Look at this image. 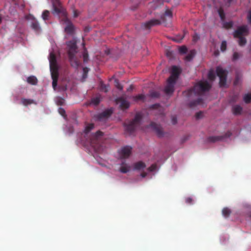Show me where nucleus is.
<instances>
[{
    "instance_id": "nucleus-40",
    "label": "nucleus",
    "mask_w": 251,
    "mask_h": 251,
    "mask_svg": "<svg viewBox=\"0 0 251 251\" xmlns=\"http://www.w3.org/2000/svg\"><path fill=\"white\" fill-rule=\"evenodd\" d=\"M115 87L120 90H122L123 89V86L119 83L118 79L115 80Z\"/></svg>"
},
{
    "instance_id": "nucleus-41",
    "label": "nucleus",
    "mask_w": 251,
    "mask_h": 251,
    "mask_svg": "<svg viewBox=\"0 0 251 251\" xmlns=\"http://www.w3.org/2000/svg\"><path fill=\"white\" fill-rule=\"evenodd\" d=\"M221 50L222 51H224L226 49V41H223L222 42L221 47Z\"/></svg>"
},
{
    "instance_id": "nucleus-26",
    "label": "nucleus",
    "mask_w": 251,
    "mask_h": 251,
    "mask_svg": "<svg viewBox=\"0 0 251 251\" xmlns=\"http://www.w3.org/2000/svg\"><path fill=\"white\" fill-rule=\"evenodd\" d=\"M196 54V50H191L190 52L185 56V60L187 61H190L193 59Z\"/></svg>"
},
{
    "instance_id": "nucleus-11",
    "label": "nucleus",
    "mask_w": 251,
    "mask_h": 251,
    "mask_svg": "<svg viewBox=\"0 0 251 251\" xmlns=\"http://www.w3.org/2000/svg\"><path fill=\"white\" fill-rule=\"evenodd\" d=\"M132 148L129 146H125L121 148L119 151L121 159L128 158L131 154Z\"/></svg>"
},
{
    "instance_id": "nucleus-12",
    "label": "nucleus",
    "mask_w": 251,
    "mask_h": 251,
    "mask_svg": "<svg viewBox=\"0 0 251 251\" xmlns=\"http://www.w3.org/2000/svg\"><path fill=\"white\" fill-rule=\"evenodd\" d=\"M113 113L112 109H108L96 116V118L99 121H102L109 118Z\"/></svg>"
},
{
    "instance_id": "nucleus-59",
    "label": "nucleus",
    "mask_w": 251,
    "mask_h": 251,
    "mask_svg": "<svg viewBox=\"0 0 251 251\" xmlns=\"http://www.w3.org/2000/svg\"><path fill=\"white\" fill-rule=\"evenodd\" d=\"M63 100H63V99H61V100H60V101H59V104H60V105H62V104H63Z\"/></svg>"
},
{
    "instance_id": "nucleus-45",
    "label": "nucleus",
    "mask_w": 251,
    "mask_h": 251,
    "mask_svg": "<svg viewBox=\"0 0 251 251\" xmlns=\"http://www.w3.org/2000/svg\"><path fill=\"white\" fill-rule=\"evenodd\" d=\"M183 38H184V35H183V36L179 35V36H176V37H175L173 40L179 43V42H180L182 40Z\"/></svg>"
},
{
    "instance_id": "nucleus-52",
    "label": "nucleus",
    "mask_w": 251,
    "mask_h": 251,
    "mask_svg": "<svg viewBox=\"0 0 251 251\" xmlns=\"http://www.w3.org/2000/svg\"><path fill=\"white\" fill-rule=\"evenodd\" d=\"M185 201L187 203L191 204L192 203V199L191 198H187L185 199Z\"/></svg>"
},
{
    "instance_id": "nucleus-3",
    "label": "nucleus",
    "mask_w": 251,
    "mask_h": 251,
    "mask_svg": "<svg viewBox=\"0 0 251 251\" xmlns=\"http://www.w3.org/2000/svg\"><path fill=\"white\" fill-rule=\"evenodd\" d=\"M67 45L69 48L68 54L71 65L74 67L77 68L80 65V62L75 57L77 49L76 41H70L67 42Z\"/></svg>"
},
{
    "instance_id": "nucleus-10",
    "label": "nucleus",
    "mask_w": 251,
    "mask_h": 251,
    "mask_svg": "<svg viewBox=\"0 0 251 251\" xmlns=\"http://www.w3.org/2000/svg\"><path fill=\"white\" fill-rule=\"evenodd\" d=\"M176 81L170 78L167 79V84L164 88V92L167 95H172L174 92V87Z\"/></svg>"
},
{
    "instance_id": "nucleus-48",
    "label": "nucleus",
    "mask_w": 251,
    "mask_h": 251,
    "mask_svg": "<svg viewBox=\"0 0 251 251\" xmlns=\"http://www.w3.org/2000/svg\"><path fill=\"white\" fill-rule=\"evenodd\" d=\"M83 61L84 62H87L88 58V54L86 52H84L83 54Z\"/></svg>"
},
{
    "instance_id": "nucleus-61",
    "label": "nucleus",
    "mask_w": 251,
    "mask_h": 251,
    "mask_svg": "<svg viewBox=\"0 0 251 251\" xmlns=\"http://www.w3.org/2000/svg\"><path fill=\"white\" fill-rule=\"evenodd\" d=\"M2 22V18L1 17H0V24Z\"/></svg>"
},
{
    "instance_id": "nucleus-56",
    "label": "nucleus",
    "mask_w": 251,
    "mask_h": 251,
    "mask_svg": "<svg viewBox=\"0 0 251 251\" xmlns=\"http://www.w3.org/2000/svg\"><path fill=\"white\" fill-rule=\"evenodd\" d=\"M146 176H147V173H142L141 174V176L142 177H145Z\"/></svg>"
},
{
    "instance_id": "nucleus-20",
    "label": "nucleus",
    "mask_w": 251,
    "mask_h": 251,
    "mask_svg": "<svg viewBox=\"0 0 251 251\" xmlns=\"http://www.w3.org/2000/svg\"><path fill=\"white\" fill-rule=\"evenodd\" d=\"M243 110L242 107L240 105H234L232 107V111L234 115H240Z\"/></svg>"
},
{
    "instance_id": "nucleus-8",
    "label": "nucleus",
    "mask_w": 251,
    "mask_h": 251,
    "mask_svg": "<svg viewBox=\"0 0 251 251\" xmlns=\"http://www.w3.org/2000/svg\"><path fill=\"white\" fill-rule=\"evenodd\" d=\"M51 1L53 7L52 13L54 14H59L62 13L64 17L63 19H65V16L67 17L66 13L63 11L59 0H51Z\"/></svg>"
},
{
    "instance_id": "nucleus-18",
    "label": "nucleus",
    "mask_w": 251,
    "mask_h": 251,
    "mask_svg": "<svg viewBox=\"0 0 251 251\" xmlns=\"http://www.w3.org/2000/svg\"><path fill=\"white\" fill-rule=\"evenodd\" d=\"M117 102H120V106L122 109H127L129 106V102L122 98H119L116 100Z\"/></svg>"
},
{
    "instance_id": "nucleus-23",
    "label": "nucleus",
    "mask_w": 251,
    "mask_h": 251,
    "mask_svg": "<svg viewBox=\"0 0 251 251\" xmlns=\"http://www.w3.org/2000/svg\"><path fill=\"white\" fill-rule=\"evenodd\" d=\"M31 28L36 32H39L41 28L37 21L34 20L31 25Z\"/></svg>"
},
{
    "instance_id": "nucleus-51",
    "label": "nucleus",
    "mask_w": 251,
    "mask_h": 251,
    "mask_svg": "<svg viewBox=\"0 0 251 251\" xmlns=\"http://www.w3.org/2000/svg\"><path fill=\"white\" fill-rule=\"evenodd\" d=\"M172 124L173 125H175L177 123V118L176 117H173L172 118Z\"/></svg>"
},
{
    "instance_id": "nucleus-25",
    "label": "nucleus",
    "mask_w": 251,
    "mask_h": 251,
    "mask_svg": "<svg viewBox=\"0 0 251 251\" xmlns=\"http://www.w3.org/2000/svg\"><path fill=\"white\" fill-rule=\"evenodd\" d=\"M27 82L31 85H36L38 80L35 76L32 75L27 78Z\"/></svg>"
},
{
    "instance_id": "nucleus-2",
    "label": "nucleus",
    "mask_w": 251,
    "mask_h": 251,
    "mask_svg": "<svg viewBox=\"0 0 251 251\" xmlns=\"http://www.w3.org/2000/svg\"><path fill=\"white\" fill-rule=\"evenodd\" d=\"M49 61L51 78L52 79V87L54 90H55L57 85L59 74L56 56L53 51L50 52V53Z\"/></svg>"
},
{
    "instance_id": "nucleus-5",
    "label": "nucleus",
    "mask_w": 251,
    "mask_h": 251,
    "mask_svg": "<svg viewBox=\"0 0 251 251\" xmlns=\"http://www.w3.org/2000/svg\"><path fill=\"white\" fill-rule=\"evenodd\" d=\"M103 135V133L102 132L98 131L94 134L92 135L90 139L91 145L97 151L99 152L102 149Z\"/></svg>"
},
{
    "instance_id": "nucleus-50",
    "label": "nucleus",
    "mask_w": 251,
    "mask_h": 251,
    "mask_svg": "<svg viewBox=\"0 0 251 251\" xmlns=\"http://www.w3.org/2000/svg\"><path fill=\"white\" fill-rule=\"evenodd\" d=\"M202 113L201 112H197L196 114V119H198L201 118V117L202 116Z\"/></svg>"
},
{
    "instance_id": "nucleus-22",
    "label": "nucleus",
    "mask_w": 251,
    "mask_h": 251,
    "mask_svg": "<svg viewBox=\"0 0 251 251\" xmlns=\"http://www.w3.org/2000/svg\"><path fill=\"white\" fill-rule=\"evenodd\" d=\"M172 16L173 14L172 11L170 9H167L164 14L161 16V19L163 23H165L166 22L165 19V17H168L170 19H171L172 18Z\"/></svg>"
},
{
    "instance_id": "nucleus-9",
    "label": "nucleus",
    "mask_w": 251,
    "mask_h": 251,
    "mask_svg": "<svg viewBox=\"0 0 251 251\" xmlns=\"http://www.w3.org/2000/svg\"><path fill=\"white\" fill-rule=\"evenodd\" d=\"M176 81L170 78L167 79V84L164 88V92L167 95H172L174 92V87Z\"/></svg>"
},
{
    "instance_id": "nucleus-4",
    "label": "nucleus",
    "mask_w": 251,
    "mask_h": 251,
    "mask_svg": "<svg viewBox=\"0 0 251 251\" xmlns=\"http://www.w3.org/2000/svg\"><path fill=\"white\" fill-rule=\"evenodd\" d=\"M141 119V115L140 114H136L132 120L125 121L124 126L126 133L128 135L132 134L140 125Z\"/></svg>"
},
{
    "instance_id": "nucleus-36",
    "label": "nucleus",
    "mask_w": 251,
    "mask_h": 251,
    "mask_svg": "<svg viewBox=\"0 0 251 251\" xmlns=\"http://www.w3.org/2000/svg\"><path fill=\"white\" fill-rule=\"evenodd\" d=\"M233 23L232 22H224L223 27L226 29L231 28L233 26Z\"/></svg>"
},
{
    "instance_id": "nucleus-14",
    "label": "nucleus",
    "mask_w": 251,
    "mask_h": 251,
    "mask_svg": "<svg viewBox=\"0 0 251 251\" xmlns=\"http://www.w3.org/2000/svg\"><path fill=\"white\" fill-rule=\"evenodd\" d=\"M161 24V22L159 20L151 19L147 22L142 24V27L145 29H150L153 26L159 25Z\"/></svg>"
},
{
    "instance_id": "nucleus-27",
    "label": "nucleus",
    "mask_w": 251,
    "mask_h": 251,
    "mask_svg": "<svg viewBox=\"0 0 251 251\" xmlns=\"http://www.w3.org/2000/svg\"><path fill=\"white\" fill-rule=\"evenodd\" d=\"M170 0H153L151 5H155L154 8L163 4V1L169 2Z\"/></svg>"
},
{
    "instance_id": "nucleus-38",
    "label": "nucleus",
    "mask_w": 251,
    "mask_h": 251,
    "mask_svg": "<svg viewBox=\"0 0 251 251\" xmlns=\"http://www.w3.org/2000/svg\"><path fill=\"white\" fill-rule=\"evenodd\" d=\"M49 14H50V12L48 10H44L42 15L43 19L44 21H46V20H48Z\"/></svg>"
},
{
    "instance_id": "nucleus-33",
    "label": "nucleus",
    "mask_w": 251,
    "mask_h": 251,
    "mask_svg": "<svg viewBox=\"0 0 251 251\" xmlns=\"http://www.w3.org/2000/svg\"><path fill=\"white\" fill-rule=\"evenodd\" d=\"M244 101L246 103H249L251 102V94H245L243 98Z\"/></svg>"
},
{
    "instance_id": "nucleus-47",
    "label": "nucleus",
    "mask_w": 251,
    "mask_h": 251,
    "mask_svg": "<svg viewBox=\"0 0 251 251\" xmlns=\"http://www.w3.org/2000/svg\"><path fill=\"white\" fill-rule=\"evenodd\" d=\"M199 39H200V36L197 33H195L193 36V41L195 43V42H197Z\"/></svg>"
},
{
    "instance_id": "nucleus-42",
    "label": "nucleus",
    "mask_w": 251,
    "mask_h": 251,
    "mask_svg": "<svg viewBox=\"0 0 251 251\" xmlns=\"http://www.w3.org/2000/svg\"><path fill=\"white\" fill-rule=\"evenodd\" d=\"M89 70V69L87 67L83 68V76H82L83 79H85L87 77V73H88Z\"/></svg>"
},
{
    "instance_id": "nucleus-17",
    "label": "nucleus",
    "mask_w": 251,
    "mask_h": 251,
    "mask_svg": "<svg viewBox=\"0 0 251 251\" xmlns=\"http://www.w3.org/2000/svg\"><path fill=\"white\" fill-rule=\"evenodd\" d=\"M65 23L67 25L65 28V32L70 35H73L74 32V26L73 24L68 20L67 17L65 16V19H64Z\"/></svg>"
},
{
    "instance_id": "nucleus-43",
    "label": "nucleus",
    "mask_w": 251,
    "mask_h": 251,
    "mask_svg": "<svg viewBox=\"0 0 251 251\" xmlns=\"http://www.w3.org/2000/svg\"><path fill=\"white\" fill-rule=\"evenodd\" d=\"M145 99V96L142 94H140L134 97V99L136 101L140 100H144Z\"/></svg>"
},
{
    "instance_id": "nucleus-39",
    "label": "nucleus",
    "mask_w": 251,
    "mask_h": 251,
    "mask_svg": "<svg viewBox=\"0 0 251 251\" xmlns=\"http://www.w3.org/2000/svg\"><path fill=\"white\" fill-rule=\"evenodd\" d=\"M241 55L239 53L237 52H234L233 54V56H232V60L233 61H235L237 60H238L240 57Z\"/></svg>"
},
{
    "instance_id": "nucleus-60",
    "label": "nucleus",
    "mask_w": 251,
    "mask_h": 251,
    "mask_svg": "<svg viewBox=\"0 0 251 251\" xmlns=\"http://www.w3.org/2000/svg\"><path fill=\"white\" fill-rule=\"evenodd\" d=\"M158 106H159L158 104H154V105H152V108H154V107H157Z\"/></svg>"
},
{
    "instance_id": "nucleus-21",
    "label": "nucleus",
    "mask_w": 251,
    "mask_h": 251,
    "mask_svg": "<svg viewBox=\"0 0 251 251\" xmlns=\"http://www.w3.org/2000/svg\"><path fill=\"white\" fill-rule=\"evenodd\" d=\"M21 103L23 104L25 106H27L28 105H30L32 104H36V102L30 99H25L22 98L21 99Z\"/></svg>"
},
{
    "instance_id": "nucleus-6",
    "label": "nucleus",
    "mask_w": 251,
    "mask_h": 251,
    "mask_svg": "<svg viewBox=\"0 0 251 251\" xmlns=\"http://www.w3.org/2000/svg\"><path fill=\"white\" fill-rule=\"evenodd\" d=\"M216 73L220 78V86L224 87L226 82L227 71L224 70L222 67L218 66L216 68Z\"/></svg>"
},
{
    "instance_id": "nucleus-28",
    "label": "nucleus",
    "mask_w": 251,
    "mask_h": 251,
    "mask_svg": "<svg viewBox=\"0 0 251 251\" xmlns=\"http://www.w3.org/2000/svg\"><path fill=\"white\" fill-rule=\"evenodd\" d=\"M149 95L151 98H157L159 97L160 94L157 91H154V90H151L150 91Z\"/></svg>"
},
{
    "instance_id": "nucleus-53",
    "label": "nucleus",
    "mask_w": 251,
    "mask_h": 251,
    "mask_svg": "<svg viewBox=\"0 0 251 251\" xmlns=\"http://www.w3.org/2000/svg\"><path fill=\"white\" fill-rule=\"evenodd\" d=\"M59 111L60 114L62 116H64L65 114V111L63 108H60L59 109Z\"/></svg>"
},
{
    "instance_id": "nucleus-30",
    "label": "nucleus",
    "mask_w": 251,
    "mask_h": 251,
    "mask_svg": "<svg viewBox=\"0 0 251 251\" xmlns=\"http://www.w3.org/2000/svg\"><path fill=\"white\" fill-rule=\"evenodd\" d=\"M238 38V44L240 46H243L247 43V40L244 37H237Z\"/></svg>"
},
{
    "instance_id": "nucleus-63",
    "label": "nucleus",
    "mask_w": 251,
    "mask_h": 251,
    "mask_svg": "<svg viewBox=\"0 0 251 251\" xmlns=\"http://www.w3.org/2000/svg\"><path fill=\"white\" fill-rule=\"evenodd\" d=\"M233 0H228L229 2H231Z\"/></svg>"
},
{
    "instance_id": "nucleus-19",
    "label": "nucleus",
    "mask_w": 251,
    "mask_h": 251,
    "mask_svg": "<svg viewBox=\"0 0 251 251\" xmlns=\"http://www.w3.org/2000/svg\"><path fill=\"white\" fill-rule=\"evenodd\" d=\"M121 166L120 168V172L126 174L129 172L130 169V166L126 163L125 161H123L121 164Z\"/></svg>"
},
{
    "instance_id": "nucleus-46",
    "label": "nucleus",
    "mask_w": 251,
    "mask_h": 251,
    "mask_svg": "<svg viewBox=\"0 0 251 251\" xmlns=\"http://www.w3.org/2000/svg\"><path fill=\"white\" fill-rule=\"evenodd\" d=\"M247 20L249 24L251 25V10L248 12Z\"/></svg>"
},
{
    "instance_id": "nucleus-37",
    "label": "nucleus",
    "mask_w": 251,
    "mask_h": 251,
    "mask_svg": "<svg viewBox=\"0 0 251 251\" xmlns=\"http://www.w3.org/2000/svg\"><path fill=\"white\" fill-rule=\"evenodd\" d=\"M100 98L99 97H96L92 99L91 103L95 105H97L100 103Z\"/></svg>"
},
{
    "instance_id": "nucleus-34",
    "label": "nucleus",
    "mask_w": 251,
    "mask_h": 251,
    "mask_svg": "<svg viewBox=\"0 0 251 251\" xmlns=\"http://www.w3.org/2000/svg\"><path fill=\"white\" fill-rule=\"evenodd\" d=\"M94 127V125L93 124H90L88 125L85 128L84 132L86 134L89 133L92 129H93Z\"/></svg>"
},
{
    "instance_id": "nucleus-55",
    "label": "nucleus",
    "mask_w": 251,
    "mask_h": 251,
    "mask_svg": "<svg viewBox=\"0 0 251 251\" xmlns=\"http://www.w3.org/2000/svg\"><path fill=\"white\" fill-rule=\"evenodd\" d=\"M133 89V85H131L130 87L127 89V91H132Z\"/></svg>"
},
{
    "instance_id": "nucleus-32",
    "label": "nucleus",
    "mask_w": 251,
    "mask_h": 251,
    "mask_svg": "<svg viewBox=\"0 0 251 251\" xmlns=\"http://www.w3.org/2000/svg\"><path fill=\"white\" fill-rule=\"evenodd\" d=\"M109 85L104 84L102 82H100V89L101 91L104 92H107L108 91Z\"/></svg>"
},
{
    "instance_id": "nucleus-15",
    "label": "nucleus",
    "mask_w": 251,
    "mask_h": 251,
    "mask_svg": "<svg viewBox=\"0 0 251 251\" xmlns=\"http://www.w3.org/2000/svg\"><path fill=\"white\" fill-rule=\"evenodd\" d=\"M150 126L156 132L157 135L159 137H161L164 135V132L162 128L160 125H158L155 123L152 122L150 124Z\"/></svg>"
},
{
    "instance_id": "nucleus-7",
    "label": "nucleus",
    "mask_w": 251,
    "mask_h": 251,
    "mask_svg": "<svg viewBox=\"0 0 251 251\" xmlns=\"http://www.w3.org/2000/svg\"><path fill=\"white\" fill-rule=\"evenodd\" d=\"M249 31L247 25H243L237 27V29L233 32L234 38L243 37L249 34Z\"/></svg>"
},
{
    "instance_id": "nucleus-29",
    "label": "nucleus",
    "mask_w": 251,
    "mask_h": 251,
    "mask_svg": "<svg viewBox=\"0 0 251 251\" xmlns=\"http://www.w3.org/2000/svg\"><path fill=\"white\" fill-rule=\"evenodd\" d=\"M230 213L231 210L229 208L227 207L223 208L222 210V214L224 217L226 218L228 217L230 215Z\"/></svg>"
},
{
    "instance_id": "nucleus-31",
    "label": "nucleus",
    "mask_w": 251,
    "mask_h": 251,
    "mask_svg": "<svg viewBox=\"0 0 251 251\" xmlns=\"http://www.w3.org/2000/svg\"><path fill=\"white\" fill-rule=\"evenodd\" d=\"M208 78L211 81H213L215 78V74L213 70H211L209 71L208 74Z\"/></svg>"
},
{
    "instance_id": "nucleus-24",
    "label": "nucleus",
    "mask_w": 251,
    "mask_h": 251,
    "mask_svg": "<svg viewBox=\"0 0 251 251\" xmlns=\"http://www.w3.org/2000/svg\"><path fill=\"white\" fill-rule=\"evenodd\" d=\"M134 167L135 170H140L145 168L146 167V165L144 162L139 161L134 164Z\"/></svg>"
},
{
    "instance_id": "nucleus-57",
    "label": "nucleus",
    "mask_w": 251,
    "mask_h": 251,
    "mask_svg": "<svg viewBox=\"0 0 251 251\" xmlns=\"http://www.w3.org/2000/svg\"><path fill=\"white\" fill-rule=\"evenodd\" d=\"M62 89L63 91H66L67 90V86H63Z\"/></svg>"
},
{
    "instance_id": "nucleus-35",
    "label": "nucleus",
    "mask_w": 251,
    "mask_h": 251,
    "mask_svg": "<svg viewBox=\"0 0 251 251\" xmlns=\"http://www.w3.org/2000/svg\"><path fill=\"white\" fill-rule=\"evenodd\" d=\"M218 13L221 20L222 21H224L225 19V14L224 10L221 8H219L218 10Z\"/></svg>"
},
{
    "instance_id": "nucleus-58",
    "label": "nucleus",
    "mask_w": 251,
    "mask_h": 251,
    "mask_svg": "<svg viewBox=\"0 0 251 251\" xmlns=\"http://www.w3.org/2000/svg\"><path fill=\"white\" fill-rule=\"evenodd\" d=\"M214 54H215V55L216 56L218 55H219V51L218 50V51H215Z\"/></svg>"
},
{
    "instance_id": "nucleus-13",
    "label": "nucleus",
    "mask_w": 251,
    "mask_h": 251,
    "mask_svg": "<svg viewBox=\"0 0 251 251\" xmlns=\"http://www.w3.org/2000/svg\"><path fill=\"white\" fill-rule=\"evenodd\" d=\"M231 135L230 131H228L224 135L210 136L207 138V141L209 142H215L218 141L229 137Z\"/></svg>"
},
{
    "instance_id": "nucleus-49",
    "label": "nucleus",
    "mask_w": 251,
    "mask_h": 251,
    "mask_svg": "<svg viewBox=\"0 0 251 251\" xmlns=\"http://www.w3.org/2000/svg\"><path fill=\"white\" fill-rule=\"evenodd\" d=\"M156 168V165L155 164L152 165L150 167H149V170L150 171H154Z\"/></svg>"
},
{
    "instance_id": "nucleus-1",
    "label": "nucleus",
    "mask_w": 251,
    "mask_h": 251,
    "mask_svg": "<svg viewBox=\"0 0 251 251\" xmlns=\"http://www.w3.org/2000/svg\"><path fill=\"white\" fill-rule=\"evenodd\" d=\"M211 85L207 81H200L193 88L183 92V96L186 100L190 101L188 106L190 108L202 103V99L200 97L211 88Z\"/></svg>"
},
{
    "instance_id": "nucleus-44",
    "label": "nucleus",
    "mask_w": 251,
    "mask_h": 251,
    "mask_svg": "<svg viewBox=\"0 0 251 251\" xmlns=\"http://www.w3.org/2000/svg\"><path fill=\"white\" fill-rule=\"evenodd\" d=\"M187 51V49L184 46L180 47L179 49V52L180 53H181V54L186 53Z\"/></svg>"
},
{
    "instance_id": "nucleus-62",
    "label": "nucleus",
    "mask_w": 251,
    "mask_h": 251,
    "mask_svg": "<svg viewBox=\"0 0 251 251\" xmlns=\"http://www.w3.org/2000/svg\"><path fill=\"white\" fill-rule=\"evenodd\" d=\"M236 83H237L236 81H234V84H235V85H236Z\"/></svg>"
},
{
    "instance_id": "nucleus-54",
    "label": "nucleus",
    "mask_w": 251,
    "mask_h": 251,
    "mask_svg": "<svg viewBox=\"0 0 251 251\" xmlns=\"http://www.w3.org/2000/svg\"><path fill=\"white\" fill-rule=\"evenodd\" d=\"M78 14L77 11L76 10H75L74 11V17H77L78 16Z\"/></svg>"
},
{
    "instance_id": "nucleus-16",
    "label": "nucleus",
    "mask_w": 251,
    "mask_h": 251,
    "mask_svg": "<svg viewBox=\"0 0 251 251\" xmlns=\"http://www.w3.org/2000/svg\"><path fill=\"white\" fill-rule=\"evenodd\" d=\"M180 73V69L177 66H174L172 68L171 75L168 78L176 81Z\"/></svg>"
}]
</instances>
